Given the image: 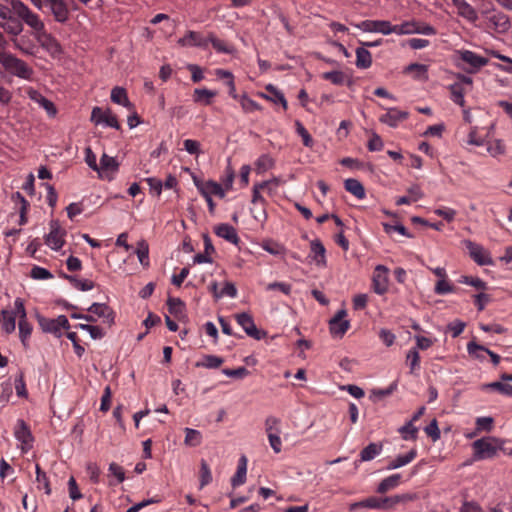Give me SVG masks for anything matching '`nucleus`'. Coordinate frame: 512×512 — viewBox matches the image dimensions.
<instances>
[{"label": "nucleus", "mask_w": 512, "mask_h": 512, "mask_svg": "<svg viewBox=\"0 0 512 512\" xmlns=\"http://www.w3.org/2000/svg\"><path fill=\"white\" fill-rule=\"evenodd\" d=\"M400 480H401V475L398 473L384 478L379 483V485L377 487V492L383 494V493H386V492L398 487L400 484Z\"/></svg>", "instance_id": "obj_32"}, {"label": "nucleus", "mask_w": 512, "mask_h": 512, "mask_svg": "<svg viewBox=\"0 0 512 512\" xmlns=\"http://www.w3.org/2000/svg\"><path fill=\"white\" fill-rule=\"evenodd\" d=\"M90 119L95 125H104L116 130L121 128L116 116L110 109L103 110L100 107H94Z\"/></svg>", "instance_id": "obj_9"}, {"label": "nucleus", "mask_w": 512, "mask_h": 512, "mask_svg": "<svg viewBox=\"0 0 512 512\" xmlns=\"http://www.w3.org/2000/svg\"><path fill=\"white\" fill-rule=\"evenodd\" d=\"M217 95L216 91L207 89V88H196L193 91V101L195 103H199L205 106H208L212 103L213 98Z\"/></svg>", "instance_id": "obj_26"}, {"label": "nucleus", "mask_w": 512, "mask_h": 512, "mask_svg": "<svg viewBox=\"0 0 512 512\" xmlns=\"http://www.w3.org/2000/svg\"><path fill=\"white\" fill-rule=\"evenodd\" d=\"M66 231L61 228L57 220L50 222V232L45 237V244L52 250L58 251L65 244Z\"/></svg>", "instance_id": "obj_7"}, {"label": "nucleus", "mask_w": 512, "mask_h": 512, "mask_svg": "<svg viewBox=\"0 0 512 512\" xmlns=\"http://www.w3.org/2000/svg\"><path fill=\"white\" fill-rule=\"evenodd\" d=\"M406 361L410 367V373L415 374L420 369V355L416 348L408 351Z\"/></svg>", "instance_id": "obj_43"}, {"label": "nucleus", "mask_w": 512, "mask_h": 512, "mask_svg": "<svg viewBox=\"0 0 512 512\" xmlns=\"http://www.w3.org/2000/svg\"><path fill=\"white\" fill-rule=\"evenodd\" d=\"M356 66L360 69H367L372 64V55L365 47L356 49Z\"/></svg>", "instance_id": "obj_33"}, {"label": "nucleus", "mask_w": 512, "mask_h": 512, "mask_svg": "<svg viewBox=\"0 0 512 512\" xmlns=\"http://www.w3.org/2000/svg\"><path fill=\"white\" fill-rule=\"evenodd\" d=\"M416 456H417L416 449H411L408 453H406L404 455H399L394 460L390 461L389 464L387 465L386 469L394 470V469L403 467V466L409 464L410 462H412L416 458Z\"/></svg>", "instance_id": "obj_27"}, {"label": "nucleus", "mask_w": 512, "mask_h": 512, "mask_svg": "<svg viewBox=\"0 0 512 512\" xmlns=\"http://www.w3.org/2000/svg\"><path fill=\"white\" fill-rule=\"evenodd\" d=\"M177 43L182 47L207 48L208 39L204 38L199 32L188 31Z\"/></svg>", "instance_id": "obj_19"}, {"label": "nucleus", "mask_w": 512, "mask_h": 512, "mask_svg": "<svg viewBox=\"0 0 512 512\" xmlns=\"http://www.w3.org/2000/svg\"><path fill=\"white\" fill-rule=\"evenodd\" d=\"M405 73H409L416 80L426 81L428 80V66L419 63L409 64L405 70Z\"/></svg>", "instance_id": "obj_30"}, {"label": "nucleus", "mask_w": 512, "mask_h": 512, "mask_svg": "<svg viewBox=\"0 0 512 512\" xmlns=\"http://www.w3.org/2000/svg\"><path fill=\"white\" fill-rule=\"evenodd\" d=\"M264 188H268L269 192H271L272 189L270 188V182H261V183L255 184L253 186V194H252V203L253 204H257V203L263 204L265 202L264 198L262 197V195L260 193V190L264 189Z\"/></svg>", "instance_id": "obj_52"}, {"label": "nucleus", "mask_w": 512, "mask_h": 512, "mask_svg": "<svg viewBox=\"0 0 512 512\" xmlns=\"http://www.w3.org/2000/svg\"><path fill=\"white\" fill-rule=\"evenodd\" d=\"M255 165H256V170L258 172H264V171H267L270 168H272L274 165V162L269 155L263 154L257 159Z\"/></svg>", "instance_id": "obj_58"}, {"label": "nucleus", "mask_w": 512, "mask_h": 512, "mask_svg": "<svg viewBox=\"0 0 512 512\" xmlns=\"http://www.w3.org/2000/svg\"><path fill=\"white\" fill-rule=\"evenodd\" d=\"M454 290L453 286L445 279H439L435 285L434 292L437 295H446L452 293Z\"/></svg>", "instance_id": "obj_61"}, {"label": "nucleus", "mask_w": 512, "mask_h": 512, "mask_svg": "<svg viewBox=\"0 0 512 512\" xmlns=\"http://www.w3.org/2000/svg\"><path fill=\"white\" fill-rule=\"evenodd\" d=\"M295 127L297 134L302 138L303 144L306 147H311L313 145V139L307 129L303 126L300 121H295Z\"/></svg>", "instance_id": "obj_55"}, {"label": "nucleus", "mask_w": 512, "mask_h": 512, "mask_svg": "<svg viewBox=\"0 0 512 512\" xmlns=\"http://www.w3.org/2000/svg\"><path fill=\"white\" fill-rule=\"evenodd\" d=\"M0 26L9 34L14 37L18 36L23 31V24L21 21L10 16L9 19L3 21Z\"/></svg>", "instance_id": "obj_36"}, {"label": "nucleus", "mask_w": 512, "mask_h": 512, "mask_svg": "<svg viewBox=\"0 0 512 512\" xmlns=\"http://www.w3.org/2000/svg\"><path fill=\"white\" fill-rule=\"evenodd\" d=\"M309 257L316 263L317 266H326V249L320 240L315 239L310 243Z\"/></svg>", "instance_id": "obj_22"}, {"label": "nucleus", "mask_w": 512, "mask_h": 512, "mask_svg": "<svg viewBox=\"0 0 512 512\" xmlns=\"http://www.w3.org/2000/svg\"><path fill=\"white\" fill-rule=\"evenodd\" d=\"M322 78L335 85H342L346 80V75L342 71H329L323 73Z\"/></svg>", "instance_id": "obj_51"}, {"label": "nucleus", "mask_w": 512, "mask_h": 512, "mask_svg": "<svg viewBox=\"0 0 512 512\" xmlns=\"http://www.w3.org/2000/svg\"><path fill=\"white\" fill-rule=\"evenodd\" d=\"M11 5L13 13L31 28L33 36L45 28V24L39 15L31 11L23 2L11 0Z\"/></svg>", "instance_id": "obj_2"}, {"label": "nucleus", "mask_w": 512, "mask_h": 512, "mask_svg": "<svg viewBox=\"0 0 512 512\" xmlns=\"http://www.w3.org/2000/svg\"><path fill=\"white\" fill-rule=\"evenodd\" d=\"M194 183L202 196L212 197L213 195H215L220 198L225 197V189L215 181L209 180L207 182H201L194 178Z\"/></svg>", "instance_id": "obj_17"}, {"label": "nucleus", "mask_w": 512, "mask_h": 512, "mask_svg": "<svg viewBox=\"0 0 512 512\" xmlns=\"http://www.w3.org/2000/svg\"><path fill=\"white\" fill-rule=\"evenodd\" d=\"M15 308H16V313H18V318H19L18 327H19L20 339H21V342L23 343V345L26 346V344H27L26 342L32 332V326L27 321V314H26V310L24 307V301L21 298L15 299Z\"/></svg>", "instance_id": "obj_8"}, {"label": "nucleus", "mask_w": 512, "mask_h": 512, "mask_svg": "<svg viewBox=\"0 0 512 512\" xmlns=\"http://www.w3.org/2000/svg\"><path fill=\"white\" fill-rule=\"evenodd\" d=\"M457 54L459 59L463 61L465 64H467L469 67H464L461 66L460 64L457 65L468 73H476L480 68H482L488 63L487 58L482 57L470 50H460L457 52Z\"/></svg>", "instance_id": "obj_4"}, {"label": "nucleus", "mask_w": 512, "mask_h": 512, "mask_svg": "<svg viewBox=\"0 0 512 512\" xmlns=\"http://www.w3.org/2000/svg\"><path fill=\"white\" fill-rule=\"evenodd\" d=\"M382 498L377 497H369L359 502L352 503L350 505V511H354L357 508H369V509H383V505L381 503Z\"/></svg>", "instance_id": "obj_35"}, {"label": "nucleus", "mask_w": 512, "mask_h": 512, "mask_svg": "<svg viewBox=\"0 0 512 512\" xmlns=\"http://www.w3.org/2000/svg\"><path fill=\"white\" fill-rule=\"evenodd\" d=\"M413 499L410 494L393 495L382 498L383 509H389L395 507L399 503H405Z\"/></svg>", "instance_id": "obj_38"}, {"label": "nucleus", "mask_w": 512, "mask_h": 512, "mask_svg": "<svg viewBox=\"0 0 512 512\" xmlns=\"http://www.w3.org/2000/svg\"><path fill=\"white\" fill-rule=\"evenodd\" d=\"M464 246L469 252L470 257L480 266H491L493 265V259L490 253L480 244H477L471 240H464Z\"/></svg>", "instance_id": "obj_5"}, {"label": "nucleus", "mask_w": 512, "mask_h": 512, "mask_svg": "<svg viewBox=\"0 0 512 512\" xmlns=\"http://www.w3.org/2000/svg\"><path fill=\"white\" fill-rule=\"evenodd\" d=\"M136 254H137V257H138L141 265H143L144 267H148L149 266V248H148V244L146 243V241L141 240L138 242Z\"/></svg>", "instance_id": "obj_46"}, {"label": "nucleus", "mask_w": 512, "mask_h": 512, "mask_svg": "<svg viewBox=\"0 0 512 512\" xmlns=\"http://www.w3.org/2000/svg\"><path fill=\"white\" fill-rule=\"evenodd\" d=\"M0 64L6 72L24 80H32L34 70L24 60L18 58L10 52L0 55Z\"/></svg>", "instance_id": "obj_1"}, {"label": "nucleus", "mask_w": 512, "mask_h": 512, "mask_svg": "<svg viewBox=\"0 0 512 512\" xmlns=\"http://www.w3.org/2000/svg\"><path fill=\"white\" fill-rule=\"evenodd\" d=\"M388 268L384 265H377L372 278L373 290L378 295H383L388 290Z\"/></svg>", "instance_id": "obj_15"}, {"label": "nucleus", "mask_w": 512, "mask_h": 512, "mask_svg": "<svg viewBox=\"0 0 512 512\" xmlns=\"http://www.w3.org/2000/svg\"><path fill=\"white\" fill-rule=\"evenodd\" d=\"M90 313L103 319L104 323L111 325L114 323V314L111 308L105 303H93L88 309Z\"/></svg>", "instance_id": "obj_21"}, {"label": "nucleus", "mask_w": 512, "mask_h": 512, "mask_svg": "<svg viewBox=\"0 0 512 512\" xmlns=\"http://www.w3.org/2000/svg\"><path fill=\"white\" fill-rule=\"evenodd\" d=\"M65 278L80 291H89L94 288V282L88 279H78L76 276L65 275Z\"/></svg>", "instance_id": "obj_42"}, {"label": "nucleus", "mask_w": 512, "mask_h": 512, "mask_svg": "<svg viewBox=\"0 0 512 512\" xmlns=\"http://www.w3.org/2000/svg\"><path fill=\"white\" fill-rule=\"evenodd\" d=\"M345 189L358 199L365 197V189L360 181L354 178L346 179L344 182Z\"/></svg>", "instance_id": "obj_34"}, {"label": "nucleus", "mask_w": 512, "mask_h": 512, "mask_svg": "<svg viewBox=\"0 0 512 512\" xmlns=\"http://www.w3.org/2000/svg\"><path fill=\"white\" fill-rule=\"evenodd\" d=\"M1 314L3 317V321H2L3 330L7 334L12 333L16 328V317H18V313H16V308L14 307V310L4 309V310H2Z\"/></svg>", "instance_id": "obj_28"}, {"label": "nucleus", "mask_w": 512, "mask_h": 512, "mask_svg": "<svg viewBox=\"0 0 512 512\" xmlns=\"http://www.w3.org/2000/svg\"><path fill=\"white\" fill-rule=\"evenodd\" d=\"M212 481V474L209 465L205 460L200 463V489L208 485Z\"/></svg>", "instance_id": "obj_50"}, {"label": "nucleus", "mask_w": 512, "mask_h": 512, "mask_svg": "<svg viewBox=\"0 0 512 512\" xmlns=\"http://www.w3.org/2000/svg\"><path fill=\"white\" fill-rule=\"evenodd\" d=\"M13 45L16 49L21 51L25 55H34L35 53V45L31 43L28 39L25 37L21 38H14L12 40Z\"/></svg>", "instance_id": "obj_40"}, {"label": "nucleus", "mask_w": 512, "mask_h": 512, "mask_svg": "<svg viewBox=\"0 0 512 512\" xmlns=\"http://www.w3.org/2000/svg\"><path fill=\"white\" fill-rule=\"evenodd\" d=\"M167 305L169 312L175 316L182 314L184 311V303L179 298H168Z\"/></svg>", "instance_id": "obj_59"}, {"label": "nucleus", "mask_w": 512, "mask_h": 512, "mask_svg": "<svg viewBox=\"0 0 512 512\" xmlns=\"http://www.w3.org/2000/svg\"><path fill=\"white\" fill-rule=\"evenodd\" d=\"M355 27L364 32H376L383 35L392 33V24L386 20H364L356 24Z\"/></svg>", "instance_id": "obj_14"}, {"label": "nucleus", "mask_w": 512, "mask_h": 512, "mask_svg": "<svg viewBox=\"0 0 512 512\" xmlns=\"http://www.w3.org/2000/svg\"><path fill=\"white\" fill-rule=\"evenodd\" d=\"M235 318L237 323L243 328L248 336L256 340H261L265 336V332L256 327L254 320L249 313H239Z\"/></svg>", "instance_id": "obj_12"}, {"label": "nucleus", "mask_w": 512, "mask_h": 512, "mask_svg": "<svg viewBox=\"0 0 512 512\" xmlns=\"http://www.w3.org/2000/svg\"><path fill=\"white\" fill-rule=\"evenodd\" d=\"M224 362L222 357L216 355H205L201 361L196 362V367H203L207 369L219 368Z\"/></svg>", "instance_id": "obj_37"}, {"label": "nucleus", "mask_w": 512, "mask_h": 512, "mask_svg": "<svg viewBox=\"0 0 512 512\" xmlns=\"http://www.w3.org/2000/svg\"><path fill=\"white\" fill-rule=\"evenodd\" d=\"M44 2L49 6L57 22L63 23L67 21L69 10L63 0H44Z\"/></svg>", "instance_id": "obj_20"}, {"label": "nucleus", "mask_w": 512, "mask_h": 512, "mask_svg": "<svg viewBox=\"0 0 512 512\" xmlns=\"http://www.w3.org/2000/svg\"><path fill=\"white\" fill-rule=\"evenodd\" d=\"M408 117V113L400 111L396 108H391L382 115L379 120L380 122L389 125L390 127H396L401 121Z\"/></svg>", "instance_id": "obj_24"}, {"label": "nucleus", "mask_w": 512, "mask_h": 512, "mask_svg": "<svg viewBox=\"0 0 512 512\" xmlns=\"http://www.w3.org/2000/svg\"><path fill=\"white\" fill-rule=\"evenodd\" d=\"M486 388H490L498 391L499 393L512 397V385L508 383H503L501 381H496L485 385Z\"/></svg>", "instance_id": "obj_53"}, {"label": "nucleus", "mask_w": 512, "mask_h": 512, "mask_svg": "<svg viewBox=\"0 0 512 512\" xmlns=\"http://www.w3.org/2000/svg\"><path fill=\"white\" fill-rule=\"evenodd\" d=\"M79 329L88 332L93 339H101L104 337L105 333L102 328L99 326H93L89 324H79L77 326Z\"/></svg>", "instance_id": "obj_57"}, {"label": "nucleus", "mask_w": 512, "mask_h": 512, "mask_svg": "<svg viewBox=\"0 0 512 512\" xmlns=\"http://www.w3.org/2000/svg\"><path fill=\"white\" fill-rule=\"evenodd\" d=\"M486 350H487L486 347L479 345L474 341H470L467 344L468 354L478 360H481V361H483L485 359L484 354H486Z\"/></svg>", "instance_id": "obj_45"}, {"label": "nucleus", "mask_w": 512, "mask_h": 512, "mask_svg": "<svg viewBox=\"0 0 512 512\" xmlns=\"http://www.w3.org/2000/svg\"><path fill=\"white\" fill-rule=\"evenodd\" d=\"M346 310H339L329 321L330 333L335 337H342L350 327L349 320L345 319Z\"/></svg>", "instance_id": "obj_13"}, {"label": "nucleus", "mask_w": 512, "mask_h": 512, "mask_svg": "<svg viewBox=\"0 0 512 512\" xmlns=\"http://www.w3.org/2000/svg\"><path fill=\"white\" fill-rule=\"evenodd\" d=\"M26 93L29 99L42 107L49 116L53 117L56 115L57 110L53 102L44 97L39 91L30 87L27 89Z\"/></svg>", "instance_id": "obj_18"}, {"label": "nucleus", "mask_w": 512, "mask_h": 512, "mask_svg": "<svg viewBox=\"0 0 512 512\" xmlns=\"http://www.w3.org/2000/svg\"><path fill=\"white\" fill-rule=\"evenodd\" d=\"M495 443L496 439L494 438H481L474 441L472 444L474 459L483 460L493 458L498 451V447Z\"/></svg>", "instance_id": "obj_3"}, {"label": "nucleus", "mask_w": 512, "mask_h": 512, "mask_svg": "<svg viewBox=\"0 0 512 512\" xmlns=\"http://www.w3.org/2000/svg\"><path fill=\"white\" fill-rule=\"evenodd\" d=\"M266 90L271 94V95H267V94H260L261 97H263L264 99L268 100V101H271V102H274V103H280L283 108L286 110L287 109V101L284 97V94L279 91L274 85L272 84H268L266 86Z\"/></svg>", "instance_id": "obj_31"}, {"label": "nucleus", "mask_w": 512, "mask_h": 512, "mask_svg": "<svg viewBox=\"0 0 512 512\" xmlns=\"http://www.w3.org/2000/svg\"><path fill=\"white\" fill-rule=\"evenodd\" d=\"M240 104L244 112L251 113L256 110H261V106L254 100L248 98L246 95L240 97Z\"/></svg>", "instance_id": "obj_56"}, {"label": "nucleus", "mask_w": 512, "mask_h": 512, "mask_svg": "<svg viewBox=\"0 0 512 512\" xmlns=\"http://www.w3.org/2000/svg\"><path fill=\"white\" fill-rule=\"evenodd\" d=\"M415 31H417L416 22H404L400 25H392V33H396L398 35L414 34Z\"/></svg>", "instance_id": "obj_44"}, {"label": "nucleus", "mask_w": 512, "mask_h": 512, "mask_svg": "<svg viewBox=\"0 0 512 512\" xmlns=\"http://www.w3.org/2000/svg\"><path fill=\"white\" fill-rule=\"evenodd\" d=\"M489 21L500 31H506L510 25L507 16L502 13L492 15Z\"/></svg>", "instance_id": "obj_49"}, {"label": "nucleus", "mask_w": 512, "mask_h": 512, "mask_svg": "<svg viewBox=\"0 0 512 512\" xmlns=\"http://www.w3.org/2000/svg\"><path fill=\"white\" fill-rule=\"evenodd\" d=\"M457 12L461 17L470 22H475L478 19L476 10L468 2H465V4L458 8Z\"/></svg>", "instance_id": "obj_47"}, {"label": "nucleus", "mask_w": 512, "mask_h": 512, "mask_svg": "<svg viewBox=\"0 0 512 512\" xmlns=\"http://www.w3.org/2000/svg\"><path fill=\"white\" fill-rule=\"evenodd\" d=\"M434 213L448 222H452L457 214L456 210L449 207H441L434 210Z\"/></svg>", "instance_id": "obj_64"}, {"label": "nucleus", "mask_w": 512, "mask_h": 512, "mask_svg": "<svg viewBox=\"0 0 512 512\" xmlns=\"http://www.w3.org/2000/svg\"><path fill=\"white\" fill-rule=\"evenodd\" d=\"M35 468H36V481L38 482L39 487L43 486V488L45 489V493L47 495H49L51 493V488H50L49 480H48L46 473L41 470V468L38 464L36 465Z\"/></svg>", "instance_id": "obj_60"}, {"label": "nucleus", "mask_w": 512, "mask_h": 512, "mask_svg": "<svg viewBox=\"0 0 512 512\" xmlns=\"http://www.w3.org/2000/svg\"><path fill=\"white\" fill-rule=\"evenodd\" d=\"M449 90L451 93V99L455 104H458L459 106H464L465 100H464V87L461 85V83H454L449 86Z\"/></svg>", "instance_id": "obj_41"}, {"label": "nucleus", "mask_w": 512, "mask_h": 512, "mask_svg": "<svg viewBox=\"0 0 512 512\" xmlns=\"http://www.w3.org/2000/svg\"><path fill=\"white\" fill-rule=\"evenodd\" d=\"M398 432L402 434L404 440H416L418 429L409 421L405 425L398 429Z\"/></svg>", "instance_id": "obj_48"}, {"label": "nucleus", "mask_w": 512, "mask_h": 512, "mask_svg": "<svg viewBox=\"0 0 512 512\" xmlns=\"http://www.w3.org/2000/svg\"><path fill=\"white\" fill-rule=\"evenodd\" d=\"M14 436L21 443V450L23 453L28 452L32 448L33 436L30 428L24 420L19 419L14 428Z\"/></svg>", "instance_id": "obj_10"}, {"label": "nucleus", "mask_w": 512, "mask_h": 512, "mask_svg": "<svg viewBox=\"0 0 512 512\" xmlns=\"http://www.w3.org/2000/svg\"><path fill=\"white\" fill-rule=\"evenodd\" d=\"M184 444L189 447H197L202 443V434L200 431L192 428H185Z\"/></svg>", "instance_id": "obj_39"}, {"label": "nucleus", "mask_w": 512, "mask_h": 512, "mask_svg": "<svg viewBox=\"0 0 512 512\" xmlns=\"http://www.w3.org/2000/svg\"><path fill=\"white\" fill-rule=\"evenodd\" d=\"M112 102L126 107L128 110L133 109V104L129 101L127 92L124 88L116 86L111 91Z\"/></svg>", "instance_id": "obj_29"}, {"label": "nucleus", "mask_w": 512, "mask_h": 512, "mask_svg": "<svg viewBox=\"0 0 512 512\" xmlns=\"http://www.w3.org/2000/svg\"><path fill=\"white\" fill-rule=\"evenodd\" d=\"M425 433L433 440L437 441L440 439V430L438 427V422L436 419H433L426 427H425Z\"/></svg>", "instance_id": "obj_63"}, {"label": "nucleus", "mask_w": 512, "mask_h": 512, "mask_svg": "<svg viewBox=\"0 0 512 512\" xmlns=\"http://www.w3.org/2000/svg\"><path fill=\"white\" fill-rule=\"evenodd\" d=\"M34 38L51 55H57L62 52L59 42L45 28L37 33Z\"/></svg>", "instance_id": "obj_16"}, {"label": "nucleus", "mask_w": 512, "mask_h": 512, "mask_svg": "<svg viewBox=\"0 0 512 512\" xmlns=\"http://www.w3.org/2000/svg\"><path fill=\"white\" fill-rule=\"evenodd\" d=\"M383 445L381 443H370L360 452L359 461L355 462V467H358L359 462L371 461L382 452Z\"/></svg>", "instance_id": "obj_25"}, {"label": "nucleus", "mask_w": 512, "mask_h": 512, "mask_svg": "<svg viewBox=\"0 0 512 512\" xmlns=\"http://www.w3.org/2000/svg\"><path fill=\"white\" fill-rule=\"evenodd\" d=\"M118 170L119 162L116 158L103 153L97 169L99 178L106 181H112L114 180Z\"/></svg>", "instance_id": "obj_6"}, {"label": "nucleus", "mask_w": 512, "mask_h": 512, "mask_svg": "<svg viewBox=\"0 0 512 512\" xmlns=\"http://www.w3.org/2000/svg\"><path fill=\"white\" fill-rule=\"evenodd\" d=\"M207 39L208 43H211L216 51L227 54L232 53V48L229 47L224 41L216 38L213 34H210Z\"/></svg>", "instance_id": "obj_54"}, {"label": "nucleus", "mask_w": 512, "mask_h": 512, "mask_svg": "<svg viewBox=\"0 0 512 512\" xmlns=\"http://www.w3.org/2000/svg\"><path fill=\"white\" fill-rule=\"evenodd\" d=\"M280 420L276 417L270 416L265 421V428L267 435L270 434H280L279 428Z\"/></svg>", "instance_id": "obj_62"}, {"label": "nucleus", "mask_w": 512, "mask_h": 512, "mask_svg": "<svg viewBox=\"0 0 512 512\" xmlns=\"http://www.w3.org/2000/svg\"><path fill=\"white\" fill-rule=\"evenodd\" d=\"M214 232L218 237H221L228 242L237 245L239 242V237L237 235L236 229L227 223H222L214 227Z\"/></svg>", "instance_id": "obj_23"}, {"label": "nucleus", "mask_w": 512, "mask_h": 512, "mask_svg": "<svg viewBox=\"0 0 512 512\" xmlns=\"http://www.w3.org/2000/svg\"><path fill=\"white\" fill-rule=\"evenodd\" d=\"M39 325L44 332L55 335H60L61 329H68L70 327L69 321L65 315H60L55 319L40 317Z\"/></svg>", "instance_id": "obj_11"}]
</instances>
